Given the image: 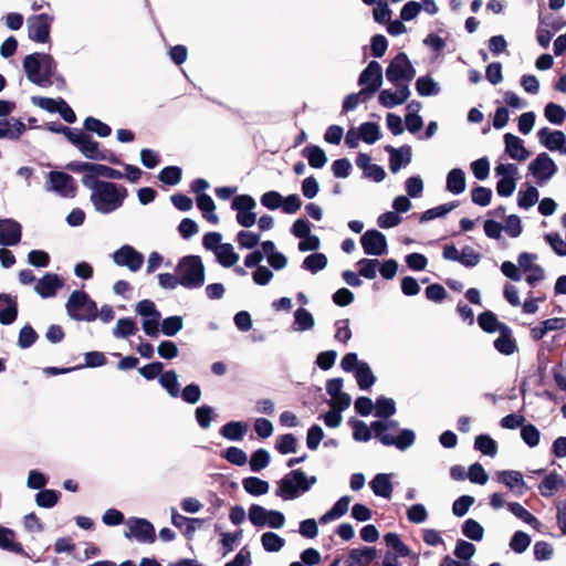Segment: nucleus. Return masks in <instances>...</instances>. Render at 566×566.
<instances>
[{"label":"nucleus","mask_w":566,"mask_h":566,"mask_svg":"<svg viewBox=\"0 0 566 566\" xmlns=\"http://www.w3.org/2000/svg\"><path fill=\"white\" fill-rule=\"evenodd\" d=\"M374 438L385 447H395L406 451L416 441V432L409 428H399V422L391 418L371 421Z\"/></svg>","instance_id":"1"},{"label":"nucleus","mask_w":566,"mask_h":566,"mask_svg":"<svg viewBox=\"0 0 566 566\" xmlns=\"http://www.w3.org/2000/svg\"><path fill=\"white\" fill-rule=\"evenodd\" d=\"M127 197L128 190L124 185L108 180L91 189L90 201L96 212L107 216L122 208Z\"/></svg>","instance_id":"2"},{"label":"nucleus","mask_w":566,"mask_h":566,"mask_svg":"<svg viewBox=\"0 0 566 566\" xmlns=\"http://www.w3.org/2000/svg\"><path fill=\"white\" fill-rule=\"evenodd\" d=\"M22 66L27 78L32 84L46 87L52 85V75L57 65L51 54L33 52L24 56Z\"/></svg>","instance_id":"3"},{"label":"nucleus","mask_w":566,"mask_h":566,"mask_svg":"<svg viewBox=\"0 0 566 566\" xmlns=\"http://www.w3.org/2000/svg\"><path fill=\"white\" fill-rule=\"evenodd\" d=\"M175 272L180 277L181 286L197 290L206 282V268L200 255L188 254L178 260Z\"/></svg>","instance_id":"4"},{"label":"nucleus","mask_w":566,"mask_h":566,"mask_svg":"<svg viewBox=\"0 0 566 566\" xmlns=\"http://www.w3.org/2000/svg\"><path fill=\"white\" fill-rule=\"evenodd\" d=\"M65 310L69 317L77 322H93L98 317L96 302L83 290H74L70 294Z\"/></svg>","instance_id":"5"},{"label":"nucleus","mask_w":566,"mask_h":566,"mask_svg":"<svg viewBox=\"0 0 566 566\" xmlns=\"http://www.w3.org/2000/svg\"><path fill=\"white\" fill-rule=\"evenodd\" d=\"M361 86L363 102L375 95L384 83L382 67L376 60L370 61L360 72L357 81Z\"/></svg>","instance_id":"6"},{"label":"nucleus","mask_w":566,"mask_h":566,"mask_svg":"<svg viewBox=\"0 0 566 566\" xmlns=\"http://www.w3.org/2000/svg\"><path fill=\"white\" fill-rule=\"evenodd\" d=\"M135 312L142 318V329L145 335L151 338H158L160 335L159 324L161 313L156 304L148 298L142 300L136 304Z\"/></svg>","instance_id":"7"},{"label":"nucleus","mask_w":566,"mask_h":566,"mask_svg":"<svg viewBox=\"0 0 566 566\" xmlns=\"http://www.w3.org/2000/svg\"><path fill=\"white\" fill-rule=\"evenodd\" d=\"M54 17L49 13H39L28 19V36L36 43H49L51 41V25Z\"/></svg>","instance_id":"8"},{"label":"nucleus","mask_w":566,"mask_h":566,"mask_svg":"<svg viewBox=\"0 0 566 566\" xmlns=\"http://www.w3.org/2000/svg\"><path fill=\"white\" fill-rule=\"evenodd\" d=\"M127 531L124 536L136 539L139 543L151 544L156 541V532L153 523L144 517H129L126 521Z\"/></svg>","instance_id":"9"},{"label":"nucleus","mask_w":566,"mask_h":566,"mask_svg":"<svg viewBox=\"0 0 566 566\" xmlns=\"http://www.w3.org/2000/svg\"><path fill=\"white\" fill-rule=\"evenodd\" d=\"M48 191H53L64 198H74L77 186L74 178L64 171L53 170L48 174Z\"/></svg>","instance_id":"10"},{"label":"nucleus","mask_w":566,"mask_h":566,"mask_svg":"<svg viewBox=\"0 0 566 566\" xmlns=\"http://www.w3.org/2000/svg\"><path fill=\"white\" fill-rule=\"evenodd\" d=\"M364 253L369 256H382L388 253L386 235L377 229H368L360 237Z\"/></svg>","instance_id":"11"},{"label":"nucleus","mask_w":566,"mask_h":566,"mask_svg":"<svg viewBox=\"0 0 566 566\" xmlns=\"http://www.w3.org/2000/svg\"><path fill=\"white\" fill-rule=\"evenodd\" d=\"M294 473H298V470H291L276 482L277 488L275 490V495L283 501H293L304 494V491H301V479L298 476H293Z\"/></svg>","instance_id":"12"},{"label":"nucleus","mask_w":566,"mask_h":566,"mask_svg":"<svg viewBox=\"0 0 566 566\" xmlns=\"http://www.w3.org/2000/svg\"><path fill=\"white\" fill-rule=\"evenodd\" d=\"M528 171L539 185L548 181L557 171L555 161L546 153H541L528 165Z\"/></svg>","instance_id":"13"},{"label":"nucleus","mask_w":566,"mask_h":566,"mask_svg":"<svg viewBox=\"0 0 566 566\" xmlns=\"http://www.w3.org/2000/svg\"><path fill=\"white\" fill-rule=\"evenodd\" d=\"M72 145L88 160L99 161V158L103 157L101 144L82 129L77 133Z\"/></svg>","instance_id":"14"},{"label":"nucleus","mask_w":566,"mask_h":566,"mask_svg":"<svg viewBox=\"0 0 566 566\" xmlns=\"http://www.w3.org/2000/svg\"><path fill=\"white\" fill-rule=\"evenodd\" d=\"M115 264L126 266L132 272L138 271L144 263V255L129 244H124L113 253Z\"/></svg>","instance_id":"15"},{"label":"nucleus","mask_w":566,"mask_h":566,"mask_svg":"<svg viewBox=\"0 0 566 566\" xmlns=\"http://www.w3.org/2000/svg\"><path fill=\"white\" fill-rule=\"evenodd\" d=\"M22 239V226L12 218L0 219V247H15Z\"/></svg>","instance_id":"16"},{"label":"nucleus","mask_w":566,"mask_h":566,"mask_svg":"<svg viewBox=\"0 0 566 566\" xmlns=\"http://www.w3.org/2000/svg\"><path fill=\"white\" fill-rule=\"evenodd\" d=\"M64 286V280L56 273L46 272L35 285V293L42 298H51Z\"/></svg>","instance_id":"17"},{"label":"nucleus","mask_w":566,"mask_h":566,"mask_svg":"<svg viewBox=\"0 0 566 566\" xmlns=\"http://www.w3.org/2000/svg\"><path fill=\"white\" fill-rule=\"evenodd\" d=\"M384 150L389 154V169L392 174H397L412 160V149L409 145H402L399 148L386 145Z\"/></svg>","instance_id":"18"},{"label":"nucleus","mask_w":566,"mask_h":566,"mask_svg":"<svg viewBox=\"0 0 566 566\" xmlns=\"http://www.w3.org/2000/svg\"><path fill=\"white\" fill-rule=\"evenodd\" d=\"M539 143L551 151L558 150L566 155V135L562 130H551L543 127L537 133Z\"/></svg>","instance_id":"19"},{"label":"nucleus","mask_w":566,"mask_h":566,"mask_svg":"<svg viewBox=\"0 0 566 566\" xmlns=\"http://www.w3.org/2000/svg\"><path fill=\"white\" fill-rule=\"evenodd\" d=\"M19 315L18 297L9 293H0V324L9 326Z\"/></svg>","instance_id":"20"},{"label":"nucleus","mask_w":566,"mask_h":566,"mask_svg":"<svg viewBox=\"0 0 566 566\" xmlns=\"http://www.w3.org/2000/svg\"><path fill=\"white\" fill-rule=\"evenodd\" d=\"M25 129V124L20 118H0V139L18 140Z\"/></svg>","instance_id":"21"},{"label":"nucleus","mask_w":566,"mask_h":566,"mask_svg":"<svg viewBox=\"0 0 566 566\" xmlns=\"http://www.w3.org/2000/svg\"><path fill=\"white\" fill-rule=\"evenodd\" d=\"M391 473H377L369 482V488L375 496L389 500L392 495L394 484Z\"/></svg>","instance_id":"22"},{"label":"nucleus","mask_w":566,"mask_h":566,"mask_svg":"<svg viewBox=\"0 0 566 566\" xmlns=\"http://www.w3.org/2000/svg\"><path fill=\"white\" fill-rule=\"evenodd\" d=\"M505 150L512 159L523 161L528 158L530 151L524 147L523 140L511 134L504 135Z\"/></svg>","instance_id":"23"},{"label":"nucleus","mask_w":566,"mask_h":566,"mask_svg":"<svg viewBox=\"0 0 566 566\" xmlns=\"http://www.w3.org/2000/svg\"><path fill=\"white\" fill-rule=\"evenodd\" d=\"M499 334L494 340L495 349L505 356L513 355L517 350V345L512 336V329L507 325H503Z\"/></svg>","instance_id":"24"},{"label":"nucleus","mask_w":566,"mask_h":566,"mask_svg":"<svg viewBox=\"0 0 566 566\" xmlns=\"http://www.w3.org/2000/svg\"><path fill=\"white\" fill-rule=\"evenodd\" d=\"M405 57L403 52L397 53V55L389 62L386 67V78L392 85H398L403 82L405 77Z\"/></svg>","instance_id":"25"},{"label":"nucleus","mask_w":566,"mask_h":566,"mask_svg":"<svg viewBox=\"0 0 566 566\" xmlns=\"http://www.w3.org/2000/svg\"><path fill=\"white\" fill-rule=\"evenodd\" d=\"M0 548L18 555L28 556L22 544L15 542L14 531L2 525H0Z\"/></svg>","instance_id":"26"},{"label":"nucleus","mask_w":566,"mask_h":566,"mask_svg":"<svg viewBox=\"0 0 566 566\" xmlns=\"http://www.w3.org/2000/svg\"><path fill=\"white\" fill-rule=\"evenodd\" d=\"M301 154L314 169H322L328 161L326 153L317 145L310 144L305 146Z\"/></svg>","instance_id":"27"},{"label":"nucleus","mask_w":566,"mask_h":566,"mask_svg":"<svg viewBox=\"0 0 566 566\" xmlns=\"http://www.w3.org/2000/svg\"><path fill=\"white\" fill-rule=\"evenodd\" d=\"M249 429V424L244 421L231 420L224 423L219 433L229 441H241Z\"/></svg>","instance_id":"28"},{"label":"nucleus","mask_w":566,"mask_h":566,"mask_svg":"<svg viewBox=\"0 0 566 566\" xmlns=\"http://www.w3.org/2000/svg\"><path fill=\"white\" fill-rule=\"evenodd\" d=\"M459 206H460V201L453 200V201L430 208L420 214L419 222L424 223V222H429L437 218H444L448 213L453 211Z\"/></svg>","instance_id":"29"},{"label":"nucleus","mask_w":566,"mask_h":566,"mask_svg":"<svg viewBox=\"0 0 566 566\" xmlns=\"http://www.w3.org/2000/svg\"><path fill=\"white\" fill-rule=\"evenodd\" d=\"M474 450L480 452L482 455L495 458L499 452L497 442L489 434L481 433L474 439Z\"/></svg>","instance_id":"30"},{"label":"nucleus","mask_w":566,"mask_h":566,"mask_svg":"<svg viewBox=\"0 0 566 566\" xmlns=\"http://www.w3.org/2000/svg\"><path fill=\"white\" fill-rule=\"evenodd\" d=\"M216 262L222 268L229 269L235 265L240 256L231 243H223L214 251Z\"/></svg>","instance_id":"31"},{"label":"nucleus","mask_w":566,"mask_h":566,"mask_svg":"<svg viewBox=\"0 0 566 566\" xmlns=\"http://www.w3.org/2000/svg\"><path fill=\"white\" fill-rule=\"evenodd\" d=\"M397 412V405L392 398L378 396L375 401L374 416L377 420L391 418Z\"/></svg>","instance_id":"32"},{"label":"nucleus","mask_w":566,"mask_h":566,"mask_svg":"<svg viewBox=\"0 0 566 566\" xmlns=\"http://www.w3.org/2000/svg\"><path fill=\"white\" fill-rule=\"evenodd\" d=\"M158 382L171 398L179 397L180 384L176 370H164L158 378Z\"/></svg>","instance_id":"33"},{"label":"nucleus","mask_w":566,"mask_h":566,"mask_svg":"<svg viewBox=\"0 0 566 566\" xmlns=\"http://www.w3.org/2000/svg\"><path fill=\"white\" fill-rule=\"evenodd\" d=\"M315 319L313 314L305 307L301 306L294 312V322L292 325L295 332H306L314 327Z\"/></svg>","instance_id":"34"},{"label":"nucleus","mask_w":566,"mask_h":566,"mask_svg":"<svg viewBox=\"0 0 566 566\" xmlns=\"http://www.w3.org/2000/svg\"><path fill=\"white\" fill-rule=\"evenodd\" d=\"M384 542L390 548L391 554L397 555V558L411 555V549L402 542L400 535L395 532L385 534Z\"/></svg>","instance_id":"35"},{"label":"nucleus","mask_w":566,"mask_h":566,"mask_svg":"<svg viewBox=\"0 0 566 566\" xmlns=\"http://www.w3.org/2000/svg\"><path fill=\"white\" fill-rule=\"evenodd\" d=\"M244 491L252 496H261L269 492L270 483L259 476H247L242 480Z\"/></svg>","instance_id":"36"},{"label":"nucleus","mask_w":566,"mask_h":566,"mask_svg":"<svg viewBox=\"0 0 566 566\" xmlns=\"http://www.w3.org/2000/svg\"><path fill=\"white\" fill-rule=\"evenodd\" d=\"M377 556V551L373 546H363L358 548H352L349 551V559L353 560L356 566H368Z\"/></svg>","instance_id":"37"},{"label":"nucleus","mask_w":566,"mask_h":566,"mask_svg":"<svg viewBox=\"0 0 566 566\" xmlns=\"http://www.w3.org/2000/svg\"><path fill=\"white\" fill-rule=\"evenodd\" d=\"M415 86L418 95L423 97L434 96L440 93L439 83L429 74L419 76Z\"/></svg>","instance_id":"38"},{"label":"nucleus","mask_w":566,"mask_h":566,"mask_svg":"<svg viewBox=\"0 0 566 566\" xmlns=\"http://www.w3.org/2000/svg\"><path fill=\"white\" fill-rule=\"evenodd\" d=\"M348 424L353 428V439L357 442H368L373 437L371 423L368 426L365 421L350 418Z\"/></svg>","instance_id":"39"},{"label":"nucleus","mask_w":566,"mask_h":566,"mask_svg":"<svg viewBox=\"0 0 566 566\" xmlns=\"http://www.w3.org/2000/svg\"><path fill=\"white\" fill-rule=\"evenodd\" d=\"M327 256L322 252H314L305 256L301 268L305 271L316 274L327 266Z\"/></svg>","instance_id":"40"},{"label":"nucleus","mask_w":566,"mask_h":566,"mask_svg":"<svg viewBox=\"0 0 566 566\" xmlns=\"http://www.w3.org/2000/svg\"><path fill=\"white\" fill-rule=\"evenodd\" d=\"M82 130L90 135L91 133H94L101 138L108 137L112 134V128L108 124L93 116H87L84 119Z\"/></svg>","instance_id":"41"},{"label":"nucleus","mask_w":566,"mask_h":566,"mask_svg":"<svg viewBox=\"0 0 566 566\" xmlns=\"http://www.w3.org/2000/svg\"><path fill=\"white\" fill-rule=\"evenodd\" d=\"M184 328V318L180 315H171L160 319V334L167 337L176 336Z\"/></svg>","instance_id":"42"},{"label":"nucleus","mask_w":566,"mask_h":566,"mask_svg":"<svg viewBox=\"0 0 566 566\" xmlns=\"http://www.w3.org/2000/svg\"><path fill=\"white\" fill-rule=\"evenodd\" d=\"M357 386L360 390H369L377 381L369 364L367 361L360 364V368L355 373Z\"/></svg>","instance_id":"43"},{"label":"nucleus","mask_w":566,"mask_h":566,"mask_svg":"<svg viewBox=\"0 0 566 566\" xmlns=\"http://www.w3.org/2000/svg\"><path fill=\"white\" fill-rule=\"evenodd\" d=\"M361 140L368 145H374L381 138L380 126L376 122H364L358 126Z\"/></svg>","instance_id":"44"},{"label":"nucleus","mask_w":566,"mask_h":566,"mask_svg":"<svg viewBox=\"0 0 566 566\" xmlns=\"http://www.w3.org/2000/svg\"><path fill=\"white\" fill-rule=\"evenodd\" d=\"M270 462V452L264 448H259L251 453L249 459V467L252 472L258 473L265 469Z\"/></svg>","instance_id":"45"},{"label":"nucleus","mask_w":566,"mask_h":566,"mask_svg":"<svg viewBox=\"0 0 566 566\" xmlns=\"http://www.w3.org/2000/svg\"><path fill=\"white\" fill-rule=\"evenodd\" d=\"M478 324L485 333L500 332L505 323L497 319L496 315L491 311H485L478 316Z\"/></svg>","instance_id":"46"},{"label":"nucleus","mask_w":566,"mask_h":566,"mask_svg":"<svg viewBox=\"0 0 566 566\" xmlns=\"http://www.w3.org/2000/svg\"><path fill=\"white\" fill-rule=\"evenodd\" d=\"M102 164L98 163H90L87 165V169H85V175L82 178V185L88 189H93L96 187V184L106 182L107 180H101L102 177Z\"/></svg>","instance_id":"47"},{"label":"nucleus","mask_w":566,"mask_h":566,"mask_svg":"<svg viewBox=\"0 0 566 566\" xmlns=\"http://www.w3.org/2000/svg\"><path fill=\"white\" fill-rule=\"evenodd\" d=\"M38 339V332L32 327L31 324L27 323L19 331L17 345L21 349H28L33 346Z\"/></svg>","instance_id":"48"},{"label":"nucleus","mask_w":566,"mask_h":566,"mask_svg":"<svg viewBox=\"0 0 566 566\" xmlns=\"http://www.w3.org/2000/svg\"><path fill=\"white\" fill-rule=\"evenodd\" d=\"M181 178L182 169L176 165L166 166L158 174V180L166 186H176L181 181Z\"/></svg>","instance_id":"49"},{"label":"nucleus","mask_w":566,"mask_h":566,"mask_svg":"<svg viewBox=\"0 0 566 566\" xmlns=\"http://www.w3.org/2000/svg\"><path fill=\"white\" fill-rule=\"evenodd\" d=\"M138 331L136 322L132 317H123L117 321L113 329V336L116 338H128Z\"/></svg>","instance_id":"50"},{"label":"nucleus","mask_w":566,"mask_h":566,"mask_svg":"<svg viewBox=\"0 0 566 566\" xmlns=\"http://www.w3.org/2000/svg\"><path fill=\"white\" fill-rule=\"evenodd\" d=\"M261 544L265 552L276 553L285 545V539L274 532H265L261 535Z\"/></svg>","instance_id":"51"},{"label":"nucleus","mask_w":566,"mask_h":566,"mask_svg":"<svg viewBox=\"0 0 566 566\" xmlns=\"http://www.w3.org/2000/svg\"><path fill=\"white\" fill-rule=\"evenodd\" d=\"M60 497V491L43 489L35 494V503L42 509H52L57 504Z\"/></svg>","instance_id":"52"},{"label":"nucleus","mask_w":566,"mask_h":566,"mask_svg":"<svg viewBox=\"0 0 566 566\" xmlns=\"http://www.w3.org/2000/svg\"><path fill=\"white\" fill-rule=\"evenodd\" d=\"M380 264V261L377 258L369 259L363 258L357 263L358 273L360 277L366 280H374L377 276V270Z\"/></svg>","instance_id":"53"},{"label":"nucleus","mask_w":566,"mask_h":566,"mask_svg":"<svg viewBox=\"0 0 566 566\" xmlns=\"http://www.w3.org/2000/svg\"><path fill=\"white\" fill-rule=\"evenodd\" d=\"M562 483L563 478L556 472H552L538 485L539 493L545 497H549L554 495Z\"/></svg>","instance_id":"54"},{"label":"nucleus","mask_w":566,"mask_h":566,"mask_svg":"<svg viewBox=\"0 0 566 566\" xmlns=\"http://www.w3.org/2000/svg\"><path fill=\"white\" fill-rule=\"evenodd\" d=\"M274 448L283 455L295 453L297 450V439L293 433L281 434L277 437Z\"/></svg>","instance_id":"55"},{"label":"nucleus","mask_w":566,"mask_h":566,"mask_svg":"<svg viewBox=\"0 0 566 566\" xmlns=\"http://www.w3.org/2000/svg\"><path fill=\"white\" fill-rule=\"evenodd\" d=\"M497 481L505 484L510 489L524 488L525 481L520 471L504 470L497 473Z\"/></svg>","instance_id":"56"},{"label":"nucleus","mask_w":566,"mask_h":566,"mask_svg":"<svg viewBox=\"0 0 566 566\" xmlns=\"http://www.w3.org/2000/svg\"><path fill=\"white\" fill-rule=\"evenodd\" d=\"M220 455L222 459L237 467H243L248 462L247 453L242 449L233 446L223 449Z\"/></svg>","instance_id":"57"},{"label":"nucleus","mask_w":566,"mask_h":566,"mask_svg":"<svg viewBox=\"0 0 566 566\" xmlns=\"http://www.w3.org/2000/svg\"><path fill=\"white\" fill-rule=\"evenodd\" d=\"M217 417L213 407L209 405H201L195 410V419L201 429H208L211 421Z\"/></svg>","instance_id":"58"},{"label":"nucleus","mask_w":566,"mask_h":566,"mask_svg":"<svg viewBox=\"0 0 566 566\" xmlns=\"http://www.w3.org/2000/svg\"><path fill=\"white\" fill-rule=\"evenodd\" d=\"M268 517V509L260 504H251L248 511V518L250 523L256 528L265 527V520Z\"/></svg>","instance_id":"59"},{"label":"nucleus","mask_w":566,"mask_h":566,"mask_svg":"<svg viewBox=\"0 0 566 566\" xmlns=\"http://www.w3.org/2000/svg\"><path fill=\"white\" fill-rule=\"evenodd\" d=\"M45 129L53 134H62L70 144H73L80 128L69 127L60 122H50L45 124Z\"/></svg>","instance_id":"60"},{"label":"nucleus","mask_w":566,"mask_h":566,"mask_svg":"<svg viewBox=\"0 0 566 566\" xmlns=\"http://www.w3.org/2000/svg\"><path fill=\"white\" fill-rule=\"evenodd\" d=\"M462 533L470 539L480 542L484 536L483 526L473 518H468L462 525Z\"/></svg>","instance_id":"61"},{"label":"nucleus","mask_w":566,"mask_h":566,"mask_svg":"<svg viewBox=\"0 0 566 566\" xmlns=\"http://www.w3.org/2000/svg\"><path fill=\"white\" fill-rule=\"evenodd\" d=\"M261 240L260 233L241 230L237 233V242L240 249L253 250Z\"/></svg>","instance_id":"62"},{"label":"nucleus","mask_w":566,"mask_h":566,"mask_svg":"<svg viewBox=\"0 0 566 566\" xmlns=\"http://www.w3.org/2000/svg\"><path fill=\"white\" fill-rule=\"evenodd\" d=\"M539 192L534 186H530L525 191H520L517 197V205L522 209L532 208L538 200Z\"/></svg>","instance_id":"63"},{"label":"nucleus","mask_w":566,"mask_h":566,"mask_svg":"<svg viewBox=\"0 0 566 566\" xmlns=\"http://www.w3.org/2000/svg\"><path fill=\"white\" fill-rule=\"evenodd\" d=\"M331 170L335 178L345 179L352 174L353 165L348 158L343 157L332 163Z\"/></svg>","instance_id":"64"}]
</instances>
